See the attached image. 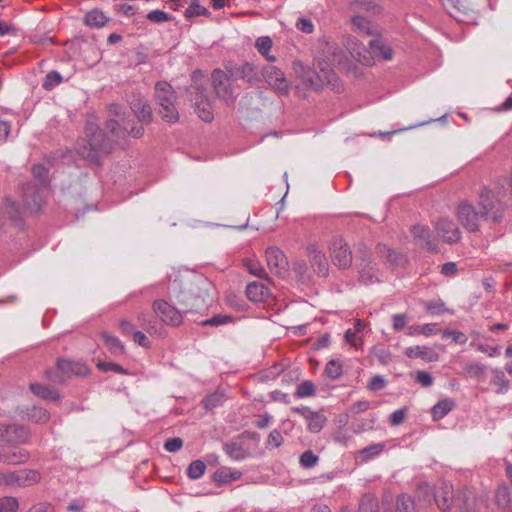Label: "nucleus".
Instances as JSON below:
<instances>
[{"mask_svg":"<svg viewBox=\"0 0 512 512\" xmlns=\"http://www.w3.org/2000/svg\"><path fill=\"white\" fill-rule=\"evenodd\" d=\"M212 290L213 285L206 277L193 273L179 275L169 284V293L182 306L183 313L205 306Z\"/></svg>","mask_w":512,"mask_h":512,"instance_id":"1","label":"nucleus"},{"mask_svg":"<svg viewBox=\"0 0 512 512\" xmlns=\"http://www.w3.org/2000/svg\"><path fill=\"white\" fill-rule=\"evenodd\" d=\"M112 151V143L98 125L88 122L85 127V138L78 141V154L90 161L98 163L103 155Z\"/></svg>","mask_w":512,"mask_h":512,"instance_id":"2","label":"nucleus"},{"mask_svg":"<svg viewBox=\"0 0 512 512\" xmlns=\"http://www.w3.org/2000/svg\"><path fill=\"white\" fill-rule=\"evenodd\" d=\"M507 189L501 180L495 182V191L484 186L478 195V207L485 220L499 222L503 217L504 204L502 199Z\"/></svg>","mask_w":512,"mask_h":512,"instance_id":"3","label":"nucleus"},{"mask_svg":"<svg viewBox=\"0 0 512 512\" xmlns=\"http://www.w3.org/2000/svg\"><path fill=\"white\" fill-rule=\"evenodd\" d=\"M155 98L160 106L159 113L167 123H176L179 120V113L175 107L177 99L173 87L166 81H159L155 85Z\"/></svg>","mask_w":512,"mask_h":512,"instance_id":"4","label":"nucleus"},{"mask_svg":"<svg viewBox=\"0 0 512 512\" xmlns=\"http://www.w3.org/2000/svg\"><path fill=\"white\" fill-rule=\"evenodd\" d=\"M225 70L235 82L241 81L246 87H256L261 82V70L252 62L242 61L225 65Z\"/></svg>","mask_w":512,"mask_h":512,"instance_id":"5","label":"nucleus"},{"mask_svg":"<svg viewBox=\"0 0 512 512\" xmlns=\"http://www.w3.org/2000/svg\"><path fill=\"white\" fill-rule=\"evenodd\" d=\"M40 481V474L36 470L23 469L19 471L0 470V485L4 486H31Z\"/></svg>","mask_w":512,"mask_h":512,"instance_id":"6","label":"nucleus"},{"mask_svg":"<svg viewBox=\"0 0 512 512\" xmlns=\"http://www.w3.org/2000/svg\"><path fill=\"white\" fill-rule=\"evenodd\" d=\"M455 214L467 231L476 232L479 230V221L483 219L482 213L472 203L466 200L459 202L455 208Z\"/></svg>","mask_w":512,"mask_h":512,"instance_id":"7","label":"nucleus"},{"mask_svg":"<svg viewBox=\"0 0 512 512\" xmlns=\"http://www.w3.org/2000/svg\"><path fill=\"white\" fill-rule=\"evenodd\" d=\"M212 85L216 95L223 99L226 103H233L236 95L234 88L231 85V81H233L226 71L221 69H215L211 75Z\"/></svg>","mask_w":512,"mask_h":512,"instance_id":"8","label":"nucleus"},{"mask_svg":"<svg viewBox=\"0 0 512 512\" xmlns=\"http://www.w3.org/2000/svg\"><path fill=\"white\" fill-rule=\"evenodd\" d=\"M301 80L307 88L318 90L325 85L333 84L335 81H337V76L331 69L328 68H321L320 72H317L311 68H307L303 70Z\"/></svg>","mask_w":512,"mask_h":512,"instance_id":"9","label":"nucleus"},{"mask_svg":"<svg viewBox=\"0 0 512 512\" xmlns=\"http://www.w3.org/2000/svg\"><path fill=\"white\" fill-rule=\"evenodd\" d=\"M330 257L335 266L347 269L352 264V251L341 237L333 239L329 247Z\"/></svg>","mask_w":512,"mask_h":512,"instance_id":"10","label":"nucleus"},{"mask_svg":"<svg viewBox=\"0 0 512 512\" xmlns=\"http://www.w3.org/2000/svg\"><path fill=\"white\" fill-rule=\"evenodd\" d=\"M281 94H287L289 91V83L284 73L276 66L268 64L261 70V79Z\"/></svg>","mask_w":512,"mask_h":512,"instance_id":"11","label":"nucleus"},{"mask_svg":"<svg viewBox=\"0 0 512 512\" xmlns=\"http://www.w3.org/2000/svg\"><path fill=\"white\" fill-rule=\"evenodd\" d=\"M154 313L167 325L178 326L182 323V308L177 309L171 306L165 300H156L153 302Z\"/></svg>","mask_w":512,"mask_h":512,"instance_id":"12","label":"nucleus"},{"mask_svg":"<svg viewBox=\"0 0 512 512\" xmlns=\"http://www.w3.org/2000/svg\"><path fill=\"white\" fill-rule=\"evenodd\" d=\"M434 227L437 235L447 244H455L461 239V231L452 219L440 218Z\"/></svg>","mask_w":512,"mask_h":512,"instance_id":"13","label":"nucleus"},{"mask_svg":"<svg viewBox=\"0 0 512 512\" xmlns=\"http://www.w3.org/2000/svg\"><path fill=\"white\" fill-rule=\"evenodd\" d=\"M359 253L361 254L360 263L358 264L360 281L366 285L377 282L376 263L365 247L360 248Z\"/></svg>","mask_w":512,"mask_h":512,"instance_id":"14","label":"nucleus"},{"mask_svg":"<svg viewBox=\"0 0 512 512\" xmlns=\"http://www.w3.org/2000/svg\"><path fill=\"white\" fill-rule=\"evenodd\" d=\"M29 439L28 430L19 424H0V440L12 444H24Z\"/></svg>","mask_w":512,"mask_h":512,"instance_id":"15","label":"nucleus"},{"mask_svg":"<svg viewBox=\"0 0 512 512\" xmlns=\"http://www.w3.org/2000/svg\"><path fill=\"white\" fill-rule=\"evenodd\" d=\"M43 189L36 184L28 183L23 188V203L25 208L31 213L38 212L43 203Z\"/></svg>","mask_w":512,"mask_h":512,"instance_id":"16","label":"nucleus"},{"mask_svg":"<svg viewBox=\"0 0 512 512\" xmlns=\"http://www.w3.org/2000/svg\"><path fill=\"white\" fill-rule=\"evenodd\" d=\"M292 411L306 420L307 428L311 433H319L327 422L323 414L312 411L309 407H293Z\"/></svg>","mask_w":512,"mask_h":512,"instance_id":"17","label":"nucleus"},{"mask_svg":"<svg viewBox=\"0 0 512 512\" xmlns=\"http://www.w3.org/2000/svg\"><path fill=\"white\" fill-rule=\"evenodd\" d=\"M455 498L453 486L450 483L442 481L435 488L434 501L440 510H449L455 504Z\"/></svg>","mask_w":512,"mask_h":512,"instance_id":"18","label":"nucleus"},{"mask_svg":"<svg viewBox=\"0 0 512 512\" xmlns=\"http://www.w3.org/2000/svg\"><path fill=\"white\" fill-rule=\"evenodd\" d=\"M266 260L270 271L278 276H283L287 271V260L283 252L276 247L266 250Z\"/></svg>","mask_w":512,"mask_h":512,"instance_id":"19","label":"nucleus"},{"mask_svg":"<svg viewBox=\"0 0 512 512\" xmlns=\"http://www.w3.org/2000/svg\"><path fill=\"white\" fill-rule=\"evenodd\" d=\"M130 108L138 120L144 124L153 121V112L150 104L140 95H134L129 101Z\"/></svg>","mask_w":512,"mask_h":512,"instance_id":"20","label":"nucleus"},{"mask_svg":"<svg viewBox=\"0 0 512 512\" xmlns=\"http://www.w3.org/2000/svg\"><path fill=\"white\" fill-rule=\"evenodd\" d=\"M57 369L65 376H87L90 373L89 367L81 360L58 359Z\"/></svg>","mask_w":512,"mask_h":512,"instance_id":"21","label":"nucleus"},{"mask_svg":"<svg viewBox=\"0 0 512 512\" xmlns=\"http://www.w3.org/2000/svg\"><path fill=\"white\" fill-rule=\"evenodd\" d=\"M196 91L194 98L195 111L198 116L205 122H211L213 120V110L211 103L208 101L205 95V89L201 86L193 87Z\"/></svg>","mask_w":512,"mask_h":512,"instance_id":"22","label":"nucleus"},{"mask_svg":"<svg viewBox=\"0 0 512 512\" xmlns=\"http://www.w3.org/2000/svg\"><path fill=\"white\" fill-rule=\"evenodd\" d=\"M307 252L313 270L320 276H327L329 264L325 254L316 245H309Z\"/></svg>","mask_w":512,"mask_h":512,"instance_id":"23","label":"nucleus"},{"mask_svg":"<svg viewBox=\"0 0 512 512\" xmlns=\"http://www.w3.org/2000/svg\"><path fill=\"white\" fill-rule=\"evenodd\" d=\"M412 235L420 246L430 251H437V244L431 239V231L429 227L424 225H415L412 228Z\"/></svg>","mask_w":512,"mask_h":512,"instance_id":"24","label":"nucleus"},{"mask_svg":"<svg viewBox=\"0 0 512 512\" xmlns=\"http://www.w3.org/2000/svg\"><path fill=\"white\" fill-rule=\"evenodd\" d=\"M404 354L408 358H420L427 362H435L439 359L438 353L427 346H411L405 349Z\"/></svg>","mask_w":512,"mask_h":512,"instance_id":"25","label":"nucleus"},{"mask_svg":"<svg viewBox=\"0 0 512 512\" xmlns=\"http://www.w3.org/2000/svg\"><path fill=\"white\" fill-rule=\"evenodd\" d=\"M495 501L502 512H512V490L505 484L495 492Z\"/></svg>","mask_w":512,"mask_h":512,"instance_id":"26","label":"nucleus"},{"mask_svg":"<svg viewBox=\"0 0 512 512\" xmlns=\"http://www.w3.org/2000/svg\"><path fill=\"white\" fill-rule=\"evenodd\" d=\"M353 30L363 36H378L377 27L374 26L367 18L356 15L351 20Z\"/></svg>","mask_w":512,"mask_h":512,"instance_id":"27","label":"nucleus"},{"mask_svg":"<svg viewBox=\"0 0 512 512\" xmlns=\"http://www.w3.org/2000/svg\"><path fill=\"white\" fill-rule=\"evenodd\" d=\"M368 46L372 55L382 57L384 60H391L393 51L390 46L386 45L383 40L376 36L368 41Z\"/></svg>","mask_w":512,"mask_h":512,"instance_id":"28","label":"nucleus"},{"mask_svg":"<svg viewBox=\"0 0 512 512\" xmlns=\"http://www.w3.org/2000/svg\"><path fill=\"white\" fill-rule=\"evenodd\" d=\"M377 253L393 266H401L406 262V258L403 254L390 249L384 244L377 245Z\"/></svg>","mask_w":512,"mask_h":512,"instance_id":"29","label":"nucleus"},{"mask_svg":"<svg viewBox=\"0 0 512 512\" xmlns=\"http://www.w3.org/2000/svg\"><path fill=\"white\" fill-rule=\"evenodd\" d=\"M223 450L225 453L235 461L244 460L248 456V452L244 448L241 441L232 440L223 444Z\"/></svg>","mask_w":512,"mask_h":512,"instance_id":"30","label":"nucleus"},{"mask_svg":"<svg viewBox=\"0 0 512 512\" xmlns=\"http://www.w3.org/2000/svg\"><path fill=\"white\" fill-rule=\"evenodd\" d=\"M242 473L230 467H221L213 474V480L219 485L228 484L230 482L239 480Z\"/></svg>","mask_w":512,"mask_h":512,"instance_id":"31","label":"nucleus"},{"mask_svg":"<svg viewBox=\"0 0 512 512\" xmlns=\"http://www.w3.org/2000/svg\"><path fill=\"white\" fill-rule=\"evenodd\" d=\"M475 503V495L469 489H465L456 495L455 505L463 512H472L475 509Z\"/></svg>","mask_w":512,"mask_h":512,"instance_id":"32","label":"nucleus"},{"mask_svg":"<svg viewBox=\"0 0 512 512\" xmlns=\"http://www.w3.org/2000/svg\"><path fill=\"white\" fill-rule=\"evenodd\" d=\"M246 294L249 300L253 302H262L269 295V289L260 282H251L246 287Z\"/></svg>","mask_w":512,"mask_h":512,"instance_id":"33","label":"nucleus"},{"mask_svg":"<svg viewBox=\"0 0 512 512\" xmlns=\"http://www.w3.org/2000/svg\"><path fill=\"white\" fill-rule=\"evenodd\" d=\"M108 20L109 18L99 9L89 11L84 17V23L91 28H101Z\"/></svg>","mask_w":512,"mask_h":512,"instance_id":"34","label":"nucleus"},{"mask_svg":"<svg viewBox=\"0 0 512 512\" xmlns=\"http://www.w3.org/2000/svg\"><path fill=\"white\" fill-rule=\"evenodd\" d=\"M30 390L33 394L45 400L56 401L60 398L57 390L38 383H31Z\"/></svg>","mask_w":512,"mask_h":512,"instance_id":"35","label":"nucleus"},{"mask_svg":"<svg viewBox=\"0 0 512 512\" xmlns=\"http://www.w3.org/2000/svg\"><path fill=\"white\" fill-rule=\"evenodd\" d=\"M272 45L273 42L269 36L258 37L255 42V48L268 62L276 61V57L269 54L272 49Z\"/></svg>","mask_w":512,"mask_h":512,"instance_id":"36","label":"nucleus"},{"mask_svg":"<svg viewBox=\"0 0 512 512\" xmlns=\"http://www.w3.org/2000/svg\"><path fill=\"white\" fill-rule=\"evenodd\" d=\"M101 337L103 338L105 345L113 355L118 356L124 354L125 347L119 338L107 332H103L101 334Z\"/></svg>","mask_w":512,"mask_h":512,"instance_id":"37","label":"nucleus"},{"mask_svg":"<svg viewBox=\"0 0 512 512\" xmlns=\"http://www.w3.org/2000/svg\"><path fill=\"white\" fill-rule=\"evenodd\" d=\"M455 406V403L451 399H443L436 403L432 410V417L434 420H440L445 417Z\"/></svg>","mask_w":512,"mask_h":512,"instance_id":"38","label":"nucleus"},{"mask_svg":"<svg viewBox=\"0 0 512 512\" xmlns=\"http://www.w3.org/2000/svg\"><path fill=\"white\" fill-rule=\"evenodd\" d=\"M394 512H416L415 503L412 497L406 493L397 496Z\"/></svg>","mask_w":512,"mask_h":512,"instance_id":"39","label":"nucleus"},{"mask_svg":"<svg viewBox=\"0 0 512 512\" xmlns=\"http://www.w3.org/2000/svg\"><path fill=\"white\" fill-rule=\"evenodd\" d=\"M4 209L8 214L10 220L15 225H20L22 223L21 210L19 205L10 198H6L4 202Z\"/></svg>","mask_w":512,"mask_h":512,"instance_id":"40","label":"nucleus"},{"mask_svg":"<svg viewBox=\"0 0 512 512\" xmlns=\"http://www.w3.org/2000/svg\"><path fill=\"white\" fill-rule=\"evenodd\" d=\"M316 385L311 380H304L299 383L295 389V397L302 399L312 397L316 394Z\"/></svg>","mask_w":512,"mask_h":512,"instance_id":"41","label":"nucleus"},{"mask_svg":"<svg viewBox=\"0 0 512 512\" xmlns=\"http://www.w3.org/2000/svg\"><path fill=\"white\" fill-rule=\"evenodd\" d=\"M373 355L382 365H387L392 361V354L384 344H377L371 348Z\"/></svg>","mask_w":512,"mask_h":512,"instance_id":"42","label":"nucleus"},{"mask_svg":"<svg viewBox=\"0 0 512 512\" xmlns=\"http://www.w3.org/2000/svg\"><path fill=\"white\" fill-rule=\"evenodd\" d=\"M29 459V453L25 449L9 448L7 464L18 465L25 463Z\"/></svg>","mask_w":512,"mask_h":512,"instance_id":"43","label":"nucleus"},{"mask_svg":"<svg viewBox=\"0 0 512 512\" xmlns=\"http://www.w3.org/2000/svg\"><path fill=\"white\" fill-rule=\"evenodd\" d=\"M385 448L384 443H377L370 446H367L359 451V456L361 457L362 461L367 462L374 457L380 455Z\"/></svg>","mask_w":512,"mask_h":512,"instance_id":"44","label":"nucleus"},{"mask_svg":"<svg viewBox=\"0 0 512 512\" xmlns=\"http://www.w3.org/2000/svg\"><path fill=\"white\" fill-rule=\"evenodd\" d=\"M359 512H379L378 500L372 495H364L359 504Z\"/></svg>","mask_w":512,"mask_h":512,"instance_id":"45","label":"nucleus"},{"mask_svg":"<svg viewBox=\"0 0 512 512\" xmlns=\"http://www.w3.org/2000/svg\"><path fill=\"white\" fill-rule=\"evenodd\" d=\"M137 319L140 326L149 334L152 335L156 332L157 323L147 311L140 312L137 316Z\"/></svg>","mask_w":512,"mask_h":512,"instance_id":"46","label":"nucleus"},{"mask_svg":"<svg viewBox=\"0 0 512 512\" xmlns=\"http://www.w3.org/2000/svg\"><path fill=\"white\" fill-rule=\"evenodd\" d=\"M224 399H225L224 394L222 392L216 391L214 393L207 395L202 400V404L205 409L211 410L215 407L222 405L224 402Z\"/></svg>","mask_w":512,"mask_h":512,"instance_id":"47","label":"nucleus"},{"mask_svg":"<svg viewBox=\"0 0 512 512\" xmlns=\"http://www.w3.org/2000/svg\"><path fill=\"white\" fill-rule=\"evenodd\" d=\"M206 470V465L202 460H194L187 468V475L190 479H199Z\"/></svg>","mask_w":512,"mask_h":512,"instance_id":"48","label":"nucleus"},{"mask_svg":"<svg viewBox=\"0 0 512 512\" xmlns=\"http://www.w3.org/2000/svg\"><path fill=\"white\" fill-rule=\"evenodd\" d=\"M342 372H343L342 365L339 361L332 359L326 364L325 375L328 378H330L332 380H336V379L340 378V376L342 375Z\"/></svg>","mask_w":512,"mask_h":512,"instance_id":"49","label":"nucleus"},{"mask_svg":"<svg viewBox=\"0 0 512 512\" xmlns=\"http://www.w3.org/2000/svg\"><path fill=\"white\" fill-rule=\"evenodd\" d=\"M32 174L35 179H37L42 187H45L49 182V171L42 164H35L32 167Z\"/></svg>","mask_w":512,"mask_h":512,"instance_id":"50","label":"nucleus"},{"mask_svg":"<svg viewBox=\"0 0 512 512\" xmlns=\"http://www.w3.org/2000/svg\"><path fill=\"white\" fill-rule=\"evenodd\" d=\"M434 493L435 489H433L428 483L419 484L416 491L418 499L428 503L432 498L434 499Z\"/></svg>","mask_w":512,"mask_h":512,"instance_id":"51","label":"nucleus"},{"mask_svg":"<svg viewBox=\"0 0 512 512\" xmlns=\"http://www.w3.org/2000/svg\"><path fill=\"white\" fill-rule=\"evenodd\" d=\"M493 374L492 382L494 385L499 387L497 393L505 392L509 387V381L506 379L504 372L499 369H495Z\"/></svg>","mask_w":512,"mask_h":512,"instance_id":"52","label":"nucleus"},{"mask_svg":"<svg viewBox=\"0 0 512 512\" xmlns=\"http://www.w3.org/2000/svg\"><path fill=\"white\" fill-rule=\"evenodd\" d=\"M63 78L61 74L57 71H50L44 79L42 84L45 90H52L54 87L59 85L62 82Z\"/></svg>","mask_w":512,"mask_h":512,"instance_id":"53","label":"nucleus"},{"mask_svg":"<svg viewBox=\"0 0 512 512\" xmlns=\"http://www.w3.org/2000/svg\"><path fill=\"white\" fill-rule=\"evenodd\" d=\"M96 366L102 372L112 371V372L123 374V375L128 374V371L123 366L118 365L113 362L99 361Z\"/></svg>","mask_w":512,"mask_h":512,"instance_id":"54","label":"nucleus"},{"mask_svg":"<svg viewBox=\"0 0 512 512\" xmlns=\"http://www.w3.org/2000/svg\"><path fill=\"white\" fill-rule=\"evenodd\" d=\"M18 500L12 496L0 498V512H16L18 509Z\"/></svg>","mask_w":512,"mask_h":512,"instance_id":"55","label":"nucleus"},{"mask_svg":"<svg viewBox=\"0 0 512 512\" xmlns=\"http://www.w3.org/2000/svg\"><path fill=\"white\" fill-rule=\"evenodd\" d=\"M245 267L249 271L250 274L258 277V278H265L266 272L264 268L261 266V264L257 261L247 259L245 261Z\"/></svg>","mask_w":512,"mask_h":512,"instance_id":"56","label":"nucleus"},{"mask_svg":"<svg viewBox=\"0 0 512 512\" xmlns=\"http://www.w3.org/2000/svg\"><path fill=\"white\" fill-rule=\"evenodd\" d=\"M210 14L208 9L200 4H190L189 7L185 10L184 16L187 19H190L195 16H205Z\"/></svg>","mask_w":512,"mask_h":512,"instance_id":"57","label":"nucleus"},{"mask_svg":"<svg viewBox=\"0 0 512 512\" xmlns=\"http://www.w3.org/2000/svg\"><path fill=\"white\" fill-rule=\"evenodd\" d=\"M318 460H319L318 456L315 455L311 450L305 451L300 456V464L304 468L314 467L317 464Z\"/></svg>","mask_w":512,"mask_h":512,"instance_id":"58","label":"nucleus"},{"mask_svg":"<svg viewBox=\"0 0 512 512\" xmlns=\"http://www.w3.org/2000/svg\"><path fill=\"white\" fill-rule=\"evenodd\" d=\"M232 321L229 315L218 314L202 322V325L220 326Z\"/></svg>","mask_w":512,"mask_h":512,"instance_id":"59","label":"nucleus"},{"mask_svg":"<svg viewBox=\"0 0 512 512\" xmlns=\"http://www.w3.org/2000/svg\"><path fill=\"white\" fill-rule=\"evenodd\" d=\"M29 417L35 422L45 423L49 419V413L43 408L33 407Z\"/></svg>","mask_w":512,"mask_h":512,"instance_id":"60","label":"nucleus"},{"mask_svg":"<svg viewBox=\"0 0 512 512\" xmlns=\"http://www.w3.org/2000/svg\"><path fill=\"white\" fill-rule=\"evenodd\" d=\"M425 308L432 315H439L446 311L445 304L441 301L426 302Z\"/></svg>","mask_w":512,"mask_h":512,"instance_id":"61","label":"nucleus"},{"mask_svg":"<svg viewBox=\"0 0 512 512\" xmlns=\"http://www.w3.org/2000/svg\"><path fill=\"white\" fill-rule=\"evenodd\" d=\"M386 387V380L381 375H376L370 379L367 388L371 391H379Z\"/></svg>","mask_w":512,"mask_h":512,"instance_id":"62","label":"nucleus"},{"mask_svg":"<svg viewBox=\"0 0 512 512\" xmlns=\"http://www.w3.org/2000/svg\"><path fill=\"white\" fill-rule=\"evenodd\" d=\"M486 368L480 363H471L465 367V372L470 377H479L484 374Z\"/></svg>","mask_w":512,"mask_h":512,"instance_id":"63","label":"nucleus"},{"mask_svg":"<svg viewBox=\"0 0 512 512\" xmlns=\"http://www.w3.org/2000/svg\"><path fill=\"white\" fill-rule=\"evenodd\" d=\"M106 128L115 136L121 138L125 136L124 127L118 121L110 119L106 122Z\"/></svg>","mask_w":512,"mask_h":512,"instance_id":"64","label":"nucleus"}]
</instances>
